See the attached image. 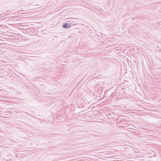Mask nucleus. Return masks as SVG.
<instances>
[{
  "instance_id": "f257e3e1",
  "label": "nucleus",
  "mask_w": 161,
  "mask_h": 161,
  "mask_svg": "<svg viewBox=\"0 0 161 161\" xmlns=\"http://www.w3.org/2000/svg\"><path fill=\"white\" fill-rule=\"evenodd\" d=\"M73 25H71L70 24H69L67 23L64 24L62 25V27L65 29H68L70 28L71 26Z\"/></svg>"
},
{
  "instance_id": "f03ea898",
  "label": "nucleus",
  "mask_w": 161,
  "mask_h": 161,
  "mask_svg": "<svg viewBox=\"0 0 161 161\" xmlns=\"http://www.w3.org/2000/svg\"><path fill=\"white\" fill-rule=\"evenodd\" d=\"M74 19V18H67L66 19L67 20L66 22H67V23H69V24H70V25H72V23H73L74 22V21H73V20Z\"/></svg>"
},
{
  "instance_id": "7ed1b4c3",
  "label": "nucleus",
  "mask_w": 161,
  "mask_h": 161,
  "mask_svg": "<svg viewBox=\"0 0 161 161\" xmlns=\"http://www.w3.org/2000/svg\"><path fill=\"white\" fill-rule=\"evenodd\" d=\"M100 90H101V91H102V88L101 89H99V91H100Z\"/></svg>"
},
{
  "instance_id": "20e7f679",
  "label": "nucleus",
  "mask_w": 161,
  "mask_h": 161,
  "mask_svg": "<svg viewBox=\"0 0 161 161\" xmlns=\"http://www.w3.org/2000/svg\"><path fill=\"white\" fill-rule=\"evenodd\" d=\"M4 19V18H3L2 19Z\"/></svg>"
},
{
  "instance_id": "39448f33",
  "label": "nucleus",
  "mask_w": 161,
  "mask_h": 161,
  "mask_svg": "<svg viewBox=\"0 0 161 161\" xmlns=\"http://www.w3.org/2000/svg\"><path fill=\"white\" fill-rule=\"evenodd\" d=\"M1 14L0 15H1L2 14Z\"/></svg>"
}]
</instances>
